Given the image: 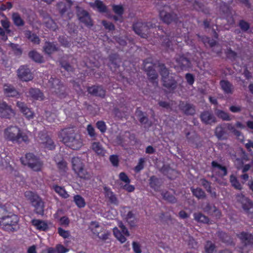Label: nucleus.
Instances as JSON below:
<instances>
[{"instance_id":"nucleus-1","label":"nucleus","mask_w":253,"mask_h":253,"mask_svg":"<svg viewBox=\"0 0 253 253\" xmlns=\"http://www.w3.org/2000/svg\"><path fill=\"white\" fill-rule=\"evenodd\" d=\"M60 140L73 150H79L83 146V140L80 134L76 133L73 128L62 129L58 133Z\"/></svg>"},{"instance_id":"nucleus-2","label":"nucleus","mask_w":253,"mask_h":253,"mask_svg":"<svg viewBox=\"0 0 253 253\" xmlns=\"http://www.w3.org/2000/svg\"><path fill=\"white\" fill-rule=\"evenodd\" d=\"M4 137L7 141L18 144L29 141L28 134L16 126H10L6 128Z\"/></svg>"},{"instance_id":"nucleus-3","label":"nucleus","mask_w":253,"mask_h":253,"mask_svg":"<svg viewBox=\"0 0 253 253\" xmlns=\"http://www.w3.org/2000/svg\"><path fill=\"white\" fill-rule=\"evenodd\" d=\"M7 211L3 207H0V227L8 231H14L18 228V216L13 214L6 215Z\"/></svg>"},{"instance_id":"nucleus-4","label":"nucleus","mask_w":253,"mask_h":253,"mask_svg":"<svg viewBox=\"0 0 253 253\" xmlns=\"http://www.w3.org/2000/svg\"><path fill=\"white\" fill-rule=\"evenodd\" d=\"M155 24L152 22H141L138 21L134 23L132 28L134 32L143 38H146L150 32L151 29L156 28Z\"/></svg>"},{"instance_id":"nucleus-5","label":"nucleus","mask_w":253,"mask_h":253,"mask_svg":"<svg viewBox=\"0 0 253 253\" xmlns=\"http://www.w3.org/2000/svg\"><path fill=\"white\" fill-rule=\"evenodd\" d=\"M143 64L150 82L152 83L157 82L156 80L158 79V75L154 68V66H156V63L152 62V58H148L143 60Z\"/></svg>"},{"instance_id":"nucleus-6","label":"nucleus","mask_w":253,"mask_h":253,"mask_svg":"<svg viewBox=\"0 0 253 253\" xmlns=\"http://www.w3.org/2000/svg\"><path fill=\"white\" fill-rule=\"evenodd\" d=\"M238 200L242 204V208L251 218H253V202L244 195L239 196Z\"/></svg>"},{"instance_id":"nucleus-7","label":"nucleus","mask_w":253,"mask_h":253,"mask_svg":"<svg viewBox=\"0 0 253 253\" xmlns=\"http://www.w3.org/2000/svg\"><path fill=\"white\" fill-rule=\"evenodd\" d=\"M159 16L162 21L167 24L171 23L176 24L179 20L177 14L173 11L168 12L164 10H162L160 11Z\"/></svg>"},{"instance_id":"nucleus-8","label":"nucleus","mask_w":253,"mask_h":253,"mask_svg":"<svg viewBox=\"0 0 253 253\" xmlns=\"http://www.w3.org/2000/svg\"><path fill=\"white\" fill-rule=\"evenodd\" d=\"M33 207L34 211L39 215H43L44 212V203L37 195L33 193Z\"/></svg>"},{"instance_id":"nucleus-9","label":"nucleus","mask_w":253,"mask_h":253,"mask_svg":"<svg viewBox=\"0 0 253 253\" xmlns=\"http://www.w3.org/2000/svg\"><path fill=\"white\" fill-rule=\"evenodd\" d=\"M77 16L80 22L83 23L87 28H91L93 26L92 20L87 11L84 9L79 10Z\"/></svg>"},{"instance_id":"nucleus-10","label":"nucleus","mask_w":253,"mask_h":253,"mask_svg":"<svg viewBox=\"0 0 253 253\" xmlns=\"http://www.w3.org/2000/svg\"><path fill=\"white\" fill-rule=\"evenodd\" d=\"M201 122L205 125H212L216 122V118L211 111L202 112L200 116Z\"/></svg>"},{"instance_id":"nucleus-11","label":"nucleus","mask_w":253,"mask_h":253,"mask_svg":"<svg viewBox=\"0 0 253 253\" xmlns=\"http://www.w3.org/2000/svg\"><path fill=\"white\" fill-rule=\"evenodd\" d=\"M178 107L179 110L187 116H193L195 114V107L192 104L181 101Z\"/></svg>"},{"instance_id":"nucleus-12","label":"nucleus","mask_w":253,"mask_h":253,"mask_svg":"<svg viewBox=\"0 0 253 253\" xmlns=\"http://www.w3.org/2000/svg\"><path fill=\"white\" fill-rule=\"evenodd\" d=\"M87 91L94 96L103 98L106 95V91L102 85H92L87 88Z\"/></svg>"},{"instance_id":"nucleus-13","label":"nucleus","mask_w":253,"mask_h":253,"mask_svg":"<svg viewBox=\"0 0 253 253\" xmlns=\"http://www.w3.org/2000/svg\"><path fill=\"white\" fill-rule=\"evenodd\" d=\"M163 85L169 91H173L177 87V82L174 77L169 76L162 80Z\"/></svg>"},{"instance_id":"nucleus-14","label":"nucleus","mask_w":253,"mask_h":253,"mask_svg":"<svg viewBox=\"0 0 253 253\" xmlns=\"http://www.w3.org/2000/svg\"><path fill=\"white\" fill-rule=\"evenodd\" d=\"M18 78L23 81L27 82L32 77L31 70L25 66H21L17 71Z\"/></svg>"},{"instance_id":"nucleus-15","label":"nucleus","mask_w":253,"mask_h":253,"mask_svg":"<svg viewBox=\"0 0 253 253\" xmlns=\"http://www.w3.org/2000/svg\"><path fill=\"white\" fill-rule=\"evenodd\" d=\"M13 115L12 109L5 102L0 101V117L9 118Z\"/></svg>"},{"instance_id":"nucleus-16","label":"nucleus","mask_w":253,"mask_h":253,"mask_svg":"<svg viewBox=\"0 0 253 253\" xmlns=\"http://www.w3.org/2000/svg\"><path fill=\"white\" fill-rule=\"evenodd\" d=\"M241 242L246 246H253V235L251 233L242 231L237 235Z\"/></svg>"},{"instance_id":"nucleus-17","label":"nucleus","mask_w":253,"mask_h":253,"mask_svg":"<svg viewBox=\"0 0 253 253\" xmlns=\"http://www.w3.org/2000/svg\"><path fill=\"white\" fill-rule=\"evenodd\" d=\"M176 62L182 70H186L191 67V63L190 60L185 57L184 55H179L176 58Z\"/></svg>"},{"instance_id":"nucleus-18","label":"nucleus","mask_w":253,"mask_h":253,"mask_svg":"<svg viewBox=\"0 0 253 253\" xmlns=\"http://www.w3.org/2000/svg\"><path fill=\"white\" fill-rule=\"evenodd\" d=\"M43 51L48 55L59 50L58 44L56 42H45L43 47Z\"/></svg>"},{"instance_id":"nucleus-19","label":"nucleus","mask_w":253,"mask_h":253,"mask_svg":"<svg viewBox=\"0 0 253 253\" xmlns=\"http://www.w3.org/2000/svg\"><path fill=\"white\" fill-rule=\"evenodd\" d=\"M40 138L42 141L41 143L44 148L50 150H52L55 149V145H54V142L47 135H42Z\"/></svg>"},{"instance_id":"nucleus-20","label":"nucleus","mask_w":253,"mask_h":253,"mask_svg":"<svg viewBox=\"0 0 253 253\" xmlns=\"http://www.w3.org/2000/svg\"><path fill=\"white\" fill-rule=\"evenodd\" d=\"M221 89L225 93L232 94L234 91V87L232 84L228 81L222 80L219 83Z\"/></svg>"},{"instance_id":"nucleus-21","label":"nucleus","mask_w":253,"mask_h":253,"mask_svg":"<svg viewBox=\"0 0 253 253\" xmlns=\"http://www.w3.org/2000/svg\"><path fill=\"white\" fill-rule=\"evenodd\" d=\"M43 166V162L39 157L33 155V171H40Z\"/></svg>"},{"instance_id":"nucleus-22","label":"nucleus","mask_w":253,"mask_h":253,"mask_svg":"<svg viewBox=\"0 0 253 253\" xmlns=\"http://www.w3.org/2000/svg\"><path fill=\"white\" fill-rule=\"evenodd\" d=\"M17 107L19 108L20 111L23 115L28 120H30L32 117V111L31 109L23 102H17Z\"/></svg>"},{"instance_id":"nucleus-23","label":"nucleus","mask_w":253,"mask_h":253,"mask_svg":"<svg viewBox=\"0 0 253 253\" xmlns=\"http://www.w3.org/2000/svg\"><path fill=\"white\" fill-rule=\"evenodd\" d=\"M193 6L194 8L198 11H201L205 14H209L210 10L209 8L205 6L202 2L197 0H193Z\"/></svg>"},{"instance_id":"nucleus-24","label":"nucleus","mask_w":253,"mask_h":253,"mask_svg":"<svg viewBox=\"0 0 253 253\" xmlns=\"http://www.w3.org/2000/svg\"><path fill=\"white\" fill-rule=\"evenodd\" d=\"M3 90L5 94L9 97H17L19 95L18 92L11 85L5 84Z\"/></svg>"},{"instance_id":"nucleus-25","label":"nucleus","mask_w":253,"mask_h":253,"mask_svg":"<svg viewBox=\"0 0 253 253\" xmlns=\"http://www.w3.org/2000/svg\"><path fill=\"white\" fill-rule=\"evenodd\" d=\"M33 225L40 231H45L48 229L47 223L40 219H33Z\"/></svg>"},{"instance_id":"nucleus-26","label":"nucleus","mask_w":253,"mask_h":253,"mask_svg":"<svg viewBox=\"0 0 253 253\" xmlns=\"http://www.w3.org/2000/svg\"><path fill=\"white\" fill-rule=\"evenodd\" d=\"M149 186L154 191H159L161 187L159 179L154 175L151 176L149 179Z\"/></svg>"},{"instance_id":"nucleus-27","label":"nucleus","mask_w":253,"mask_h":253,"mask_svg":"<svg viewBox=\"0 0 253 253\" xmlns=\"http://www.w3.org/2000/svg\"><path fill=\"white\" fill-rule=\"evenodd\" d=\"M72 165L73 170L75 173L84 166L81 158L78 157H73L72 159Z\"/></svg>"},{"instance_id":"nucleus-28","label":"nucleus","mask_w":253,"mask_h":253,"mask_svg":"<svg viewBox=\"0 0 253 253\" xmlns=\"http://www.w3.org/2000/svg\"><path fill=\"white\" fill-rule=\"evenodd\" d=\"M158 67L159 68V72L162 77V80L169 76V70L167 68L164 63L158 61Z\"/></svg>"},{"instance_id":"nucleus-29","label":"nucleus","mask_w":253,"mask_h":253,"mask_svg":"<svg viewBox=\"0 0 253 253\" xmlns=\"http://www.w3.org/2000/svg\"><path fill=\"white\" fill-rule=\"evenodd\" d=\"M161 195L163 199L169 203L173 204L177 202L175 196L168 191H163L161 192Z\"/></svg>"},{"instance_id":"nucleus-30","label":"nucleus","mask_w":253,"mask_h":253,"mask_svg":"<svg viewBox=\"0 0 253 253\" xmlns=\"http://www.w3.org/2000/svg\"><path fill=\"white\" fill-rule=\"evenodd\" d=\"M75 173L80 178L85 180L90 179L91 177L90 173L87 171L84 166L81 169H79Z\"/></svg>"},{"instance_id":"nucleus-31","label":"nucleus","mask_w":253,"mask_h":253,"mask_svg":"<svg viewBox=\"0 0 253 253\" xmlns=\"http://www.w3.org/2000/svg\"><path fill=\"white\" fill-rule=\"evenodd\" d=\"M104 190L105 191V197L109 199L110 203L117 205L118 204V199L111 189L105 187Z\"/></svg>"},{"instance_id":"nucleus-32","label":"nucleus","mask_w":253,"mask_h":253,"mask_svg":"<svg viewBox=\"0 0 253 253\" xmlns=\"http://www.w3.org/2000/svg\"><path fill=\"white\" fill-rule=\"evenodd\" d=\"M216 235L223 243L229 244L232 242V239L230 236L225 232L218 231L216 233Z\"/></svg>"},{"instance_id":"nucleus-33","label":"nucleus","mask_w":253,"mask_h":253,"mask_svg":"<svg viewBox=\"0 0 253 253\" xmlns=\"http://www.w3.org/2000/svg\"><path fill=\"white\" fill-rule=\"evenodd\" d=\"M53 189L56 193L63 198L67 199L69 197V195L63 187L55 185L53 186Z\"/></svg>"},{"instance_id":"nucleus-34","label":"nucleus","mask_w":253,"mask_h":253,"mask_svg":"<svg viewBox=\"0 0 253 253\" xmlns=\"http://www.w3.org/2000/svg\"><path fill=\"white\" fill-rule=\"evenodd\" d=\"M91 149L98 155L103 156L104 155V150L100 143L99 142H94L92 143Z\"/></svg>"},{"instance_id":"nucleus-35","label":"nucleus","mask_w":253,"mask_h":253,"mask_svg":"<svg viewBox=\"0 0 253 253\" xmlns=\"http://www.w3.org/2000/svg\"><path fill=\"white\" fill-rule=\"evenodd\" d=\"M191 191L193 195L198 199H203L206 197L205 192L201 188H191Z\"/></svg>"},{"instance_id":"nucleus-36","label":"nucleus","mask_w":253,"mask_h":253,"mask_svg":"<svg viewBox=\"0 0 253 253\" xmlns=\"http://www.w3.org/2000/svg\"><path fill=\"white\" fill-rule=\"evenodd\" d=\"M214 133L218 139L222 140L226 138V131L225 128L219 125L216 127Z\"/></svg>"},{"instance_id":"nucleus-37","label":"nucleus","mask_w":253,"mask_h":253,"mask_svg":"<svg viewBox=\"0 0 253 253\" xmlns=\"http://www.w3.org/2000/svg\"><path fill=\"white\" fill-rule=\"evenodd\" d=\"M204 249L206 253H215L216 252V246L214 243L208 240L206 242Z\"/></svg>"},{"instance_id":"nucleus-38","label":"nucleus","mask_w":253,"mask_h":253,"mask_svg":"<svg viewBox=\"0 0 253 253\" xmlns=\"http://www.w3.org/2000/svg\"><path fill=\"white\" fill-rule=\"evenodd\" d=\"M194 217L197 222L203 223H209L210 219L209 217L201 212H197L194 214Z\"/></svg>"},{"instance_id":"nucleus-39","label":"nucleus","mask_w":253,"mask_h":253,"mask_svg":"<svg viewBox=\"0 0 253 253\" xmlns=\"http://www.w3.org/2000/svg\"><path fill=\"white\" fill-rule=\"evenodd\" d=\"M215 113L218 118L223 121H229L231 120L229 114L223 110L217 109L215 111Z\"/></svg>"},{"instance_id":"nucleus-40","label":"nucleus","mask_w":253,"mask_h":253,"mask_svg":"<svg viewBox=\"0 0 253 253\" xmlns=\"http://www.w3.org/2000/svg\"><path fill=\"white\" fill-rule=\"evenodd\" d=\"M74 201L76 206L79 208H83L85 206V202L84 198L80 195H76L74 197Z\"/></svg>"},{"instance_id":"nucleus-41","label":"nucleus","mask_w":253,"mask_h":253,"mask_svg":"<svg viewBox=\"0 0 253 253\" xmlns=\"http://www.w3.org/2000/svg\"><path fill=\"white\" fill-rule=\"evenodd\" d=\"M32 154L29 153L21 158L22 164L29 168H32Z\"/></svg>"},{"instance_id":"nucleus-42","label":"nucleus","mask_w":253,"mask_h":253,"mask_svg":"<svg viewBox=\"0 0 253 253\" xmlns=\"http://www.w3.org/2000/svg\"><path fill=\"white\" fill-rule=\"evenodd\" d=\"M113 233L115 237L121 243H125L126 239L125 237V235H124L121 231L118 229V228L115 227L113 229Z\"/></svg>"},{"instance_id":"nucleus-43","label":"nucleus","mask_w":253,"mask_h":253,"mask_svg":"<svg viewBox=\"0 0 253 253\" xmlns=\"http://www.w3.org/2000/svg\"><path fill=\"white\" fill-rule=\"evenodd\" d=\"M49 83L51 85V87L55 89H60L62 84L61 81L56 78L51 77L49 80Z\"/></svg>"},{"instance_id":"nucleus-44","label":"nucleus","mask_w":253,"mask_h":253,"mask_svg":"<svg viewBox=\"0 0 253 253\" xmlns=\"http://www.w3.org/2000/svg\"><path fill=\"white\" fill-rule=\"evenodd\" d=\"M92 7H96L98 11L101 12H105L107 11V7L103 2L100 0H96L92 5Z\"/></svg>"},{"instance_id":"nucleus-45","label":"nucleus","mask_w":253,"mask_h":253,"mask_svg":"<svg viewBox=\"0 0 253 253\" xmlns=\"http://www.w3.org/2000/svg\"><path fill=\"white\" fill-rule=\"evenodd\" d=\"M211 166L212 168H217L221 171L220 175L222 176H226L227 174V169L225 166H223L220 164H218L217 162L213 161L211 162Z\"/></svg>"},{"instance_id":"nucleus-46","label":"nucleus","mask_w":253,"mask_h":253,"mask_svg":"<svg viewBox=\"0 0 253 253\" xmlns=\"http://www.w3.org/2000/svg\"><path fill=\"white\" fill-rule=\"evenodd\" d=\"M61 67L68 72H73L74 67L67 61L61 60L59 61Z\"/></svg>"},{"instance_id":"nucleus-47","label":"nucleus","mask_w":253,"mask_h":253,"mask_svg":"<svg viewBox=\"0 0 253 253\" xmlns=\"http://www.w3.org/2000/svg\"><path fill=\"white\" fill-rule=\"evenodd\" d=\"M12 18L14 23L16 26H21L24 25V22L18 13H13Z\"/></svg>"},{"instance_id":"nucleus-48","label":"nucleus","mask_w":253,"mask_h":253,"mask_svg":"<svg viewBox=\"0 0 253 253\" xmlns=\"http://www.w3.org/2000/svg\"><path fill=\"white\" fill-rule=\"evenodd\" d=\"M33 99L43 100L44 99L43 93L39 89L33 88Z\"/></svg>"},{"instance_id":"nucleus-49","label":"nucleus","mask_w":253,"mask_h":253,"mask_svg":"<svg viewBox=\"0 0 253 253\" xmlns=\"http://www.w3.org/2000/svg\"><path fill=\"white\" fill-rule=\"evenodd\" d=\"M230 181L232 185L236 189L238 190H241L242 189V186L237 177L234 175L232 174L230 176Z\"/></svg>"},{"instance_id":"nucleus-50","label":"nucleus","mask_w":253,"mask_h":253,"mask_svg":"<svg viewBox=\"0 0 253 253\" xmlns=\"http://www.w3.org/2000/svg\"><path fill=\"white\" fill-rule=\"evenodd\" d=\"M225 53L227 58L231 61L235 60L237 57V53L235 51L232 50L230 47L227 49L225 52Z\"/></svg>"},{"instance_id":"nucleus-51","label":"nucleus","mask_w":253,"mask_h":253,"mask_svg":"<svg viewBox=\"0 0 253 253\" xmlns=\"http://www.w3.org/2000/svg\"><path fill=\"white\" fill-rule=\"evenodd\" d=\"M86 131L88 135L92 139H95L97 136V134L95 132V128L91 125L88 124L86 126Z\"/></svg>"},{"instance_id":"nucleus-52","label":"nucleus","mask_w":253,"mask_h":253,"mask_svg":"<svg viewBox=\"0 0 253 253\" xmlns=\"http://www.w3.org/2000/svg\"><path fill=\"white\" fill-rule=\"evenodd\" d=\"M138 109H137V116L139 117V121L140 123L143 125H146L149 123L148 118L145 116H143V113L142 111L138 110Z\"/></svg>"},{"instance_id":"nucleus-53","label":"nucleus","mask_w":253,"mask_h":253,"mask_svg":"<svg viewBox=\"0 0 253 253\" xmlns=\"http://www.w3.org/2000/svg\"><path fill=\"white\" fill-rule=\"evenodd\" d=\"M44 25L47 28L52 31H55L57 28V25L56 23L52 19L50 18L48 19L44 22Z\"/></svg>"},{"instance_id":"nucleus-54","label":"nucleus","mask_w":253,"mask_h":253,"mask_svg":"<svg viewBox=\"0 0 253 253\" xmlns=\"http://www.w3.org/2000/svg\"><path fill=\"white\" fill-rule=\"evenodd\" d=\"M96 127L100 130L102 133L106 131L107 126L103 121H98L96 123Z\"/></svg>"},{"instance_id":"nucleus-55","label":"nucleus","mask_w":253,"mask_h":253,"mask_svg":"<svg viewBox=\"0 0 253 253\" xmlns=\"http://www.w3.org/2000/svg\"><path fill=\"white\" fill-rule=\"evenodd\" d=\"M201 184L207 191V192L211 194V183L205 178L201 179Z\"/></svg>"},{"instance_id":"nucleus-56","label":"nucleus","mask_w":253,"mask_h":253,"mask_svg":"<svg viewBox=\"0 0 253 253\" xmlns=\"http://www.w3.org/2000/svg\"><path fill=\"white\" fill-rule=\"evenodd\" d=\"M92 232L93 234L98 236L99 239L103 241H106L107 239H108L109 235H110L109 232L106 231L100 236H99V232L98 231H95L93 228H92Z\"/></svg>"},{"instance_id":"nucleus-57","label":"nucleus","mask_w":253,"mask_h":253,"mask_svg":"<svg viewBox=\"0 0 253 253\" xmlns=\"http://www.w3.org/2000/svg\"><path fill=\"white\" fill-rule=\"evenodd\" d=\"M145 160L144 158H140L137 165L134 168V170L136 173L139 172L144 169Z\"/></svg>"},{"instance_id":"nucleus-58","label":"nucleus","mask_w":253,"mask_h":253,"mask_svg":"<svg viewBox=\"0 0 253 253\" xmlns=\"http://www.w3.org/2000/svg\"><path fill=\"white\" fill-rule=\"evenodd\" d=\"M202 40L205 44H208L211 47L215 46L217 43L214 39L208 37H203Z\"/></svg>"},{"instance_id":"nucleus-59","label":"nucleus","mask_w":253,"mask_h":253,"mask_svg":"<svg viewBox=\"0 0 253 253\" xmlns=\"http://www.w3.org/2000/svg\"><path fill=\"white\" fill-rule=\"evenodd\" d=\"M33 60L36 62L42 63L44 61V59L40 54L33 50Z\"/></svg>"},{"instance_id":"nucleus-60","label":"nucleus","mask_w":253,"mask_h":253,"mask_svg":"<svg viewBox=\"0 0 253 253\" xmlns=\"http://www.w3.org/2000/svg\"><path fill=\"white\" fill-rule=\"evenodd\" d=\"M239 26L244 32L247 31L250 28V24L244 20L239 21Z\"/></svg>"},{"instance_id":"nucleus-61","label":"nucleus","mask_w":253,"mask_h":253,"mask_svg":"<svg viewBox=\"0 0 253 253\" xmlns=\"http://www.w3.org/2000/svg\"><path fill=\"white\" fill-rule=\"evenodd\" d=\"M114 12L118 15L122 16L124 12V9L122 5H114L113 6Z\"/></svg>"},{"instance_id":"nucleus-62","label":"nucleus","mask_w":253,"mask_h":253,"mask_svg":"<svg viewBox=\"0 0 253 253\" xmlns=\"http://www.w3.org/2000/svg\"><path fill=\"white\" fill-rule=\"evenodd\" d=\"M109 160L112 165L115 167H118L119 164V157L117 155H112L109 157Z\"/></svg>"},{"instance_id":"nucleus-63","label":"nucleus","mask_w":253,"mask_h":253,"mask_svg":"<svg viewBox=\"0 0 253 253\" xmlns=\"http://www.w3.org/2000/svg\"><path fill=\"white\" fill-rule=\"evenodd\" d=\"M57 168L61 172H65L67 169V164L66 161L62 160L59 162L57 164Z\"/></svg>"},{"instance_id":"nucleus-64","label":"nucleus","mask_w":253,"mask_h":253,"mask_svg":"<svg viewBox=\"0 0 253 253\" xmlns=\"http://www.w3.org/2000/svg\"><path fill=\"white\" fill-rule=\"evenodd\" d=\"M185 79L189 85H192L194 84L195 82V77L192 74L189 73H186L185 74Z\"/></svg>"}]
</instances>
